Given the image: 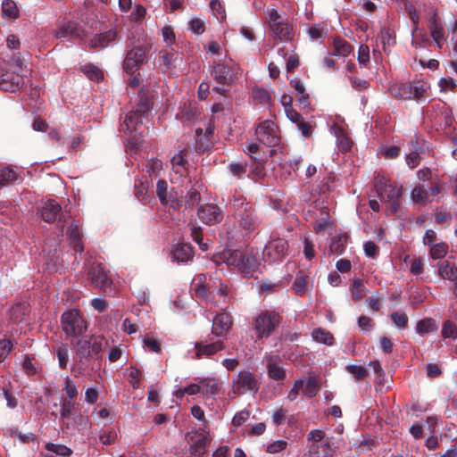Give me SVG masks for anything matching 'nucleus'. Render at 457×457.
Masks as SVG:
<instances>
[{"label": "nucleus", "mask_w": 457, "mask_h": 457, "mask_svg": "<svg viewBox=\"0 0 457 457\" xmlns=\"http://www.w3.org/2000/svg\"><path fill=\"white\" fill-rule=\"evenodd\" d=\"M152 108L151 96L141 92L136 108L127 113L123 123L120 125V130L128 131L131 139L137 143L147 132V128L143 124V118L147 115Z\"/></svg>", "instance_id": "1"}, {"label": "nucleus", "mask_w": 457, "mask_h": 457, "mask_svg": "<svg viewBox=\"0 0 457 457\" xmlns=\"http://www.w3.org/2000/svg\"><path fill=\"white\" fill-rule=\"evenodd\" d=\"M240 71L239 65L228 55L222 60L213 62L210 66V73L217 86L213 87L212 90L219 95L227 96Z\"/></svg>", "instance_id": "2"}, {"label": "nucleus", "mask_w": 457, "mask_h": 457, "mask_svg": "<svg viewBox=\"0 0 457 457\" xmlns=\"http://www.w3.org/2000/svg\"><path fill=\"white\" fill-rule=\"evenodd\" d=\"M429 86L422 80L396 83L390 87L391 94L401 100L421 101L428 97Z\"/></svg>", "instance_id": "3"}, {"label": "nucleus", "mask_w": 457, "mask_h": 457, "mask_svg": "<svg viewBox=\"0 0 457 457\" xmlns=\"http://www.w3.org/2000/svg\"><path fill=\"white\" fill-rule=\"evenodd\" d=\"M374 187L380 200L388 204V211L396 213L401 204L403 187H397L395 184L378 177L375 179Z\"/></svg>", "instance_id": "4"}, {"label": "nucleus", "mask_w": 457, "mask_h": 457, "mask_svg": "<svg viewBox=\"0 0 457 457\" xmlns=\"http://www.w3.org/2000/svg\"><path fill=\"white\" fill-rule=\"evenodd\" d=\"M62 329L69 337H81L87 329V323L79 310L66 311L61 317Z\"/></svg>", "instance_id": "5"}, {"label": "nucleus", "mask_w": 457, "mask_h": 457, "mask_svg": "<svg viewBox=\"0 0 457 457\" xmlns=\"http://www.w3.org/2000/svg\"><path fill=\"white\" fill-rule=\"evenodd\" d=\"M282 317L275 311H263L253 321V330L257 339L268 338L278 328Z\"/></svg>", "instance_id": "6"}, {"label": "nucleus", "mask_w": 457, "mask_h": 457, "mask_svg": "<svg viewBox=\"0 0 457 457\" xmlns=\"http://www.w3.org/2000/svg\"><path fill=\"white\" fill-rule=\"evenodd\" d=\"M260 377L248 370H240L232 381V391L236 395L255 394L260 388Z\"/></svg>", "instance_id": "7"}, {"label": "nucleus", "mask_w": 457, "mask_h": 457, "mask_svg": "<svg viewBox=\"0 0 457 457\" xmlns=\"http://www.w3.org/2000/svg\"><path fill=\"white\" fill-rule=\"evenodd\" d=\"M104 337L99 336L82 337L76 343V353L86 360L97 359L103 350Z\"/></svg>", "instance_id": "8"}, {"label": "nucleus", "mask_w": 457, "mask_h": 457, "mask_svg": "<svg viewBox=\"0 0 457 457\" xmlns=\"http://www.w3.org/2000/svg\"><path fill=\"white\" fill-rule=\"evenodd\" d=\"M309 457H327L331 452V441L326 437L324 431L313 429L307 435Z\"/></svg>", "instance_id": "9"}, {"label": "nucleus", "mask_w": 457, "mask_h": 457, "mask_svg": "<svg viewBox=\"0 0 457 457\" xmlns=\"http://www.w3.org/2000/svg\"><path fill=\"white\" fill-rule=\"evenodd\" d=\"M87 277L94 287L105 293L112 291V281L102 263L93 262L88 268Z\"/></svg>", "instance_id": "10"}, {"label": "nucleus", "mask_w": 457, "mask_h": 457, "mask_svg": "<svg viewBox=\"0 0 457 457\" xmlns=\"http://www.w3.org/2000/svg\"><path fill=\"white\" fill-rule=\"evenodd\" d=\"M23 77L18 71H10L7 64L0 62V89L15 92L23 85Z\"/></svg>", "instance_id": "11"}, {"label": "nucleus", "mask_w": 457, "mask_h": 457, "mask_svg": "<svg viewBox=\"0 0 457 457\" xmlns=\"http://www.w3.org/2000/svg\"><path fill=\"white\" fill-rule=\"evenodd\" d=\"M255 135L257 139L265 145L275 146L279 143V136L274 122L263 120L256 128Z\"/></svg>", "instance_id": "12"}, {"label": "nucleus", "mask_w": 457, "mask_h": 457, "mask_svg": "<svg viewBox=\"0 0 457 457\" xmlns=\"http://www.w3.org/2000/svg\"><path fill=\"white\" fill-rule=\"evenodd\" d=\"M196 214L199 220L208 226L220 223L224 218V212L221 208L214 204H201L197 209Z\"/></svg>", "instance_id": "13"}, {"label": "nucleus", "mask_w": 457, "mask_h": 457, "mask_svg": "<svg viewBox=\"0 0 457 457\" xmlns=\"http://www.w3.org/2000/svg\"><path fill=\"white\" fill-rule=\"evenodd\" d=\"M288 243L286 239L277 237L271 239L264 248V254L270 262H278L286 257Z\"/></svg>", "instance_id": "14"}, {"label": "nucleus", "mask_w": 457, "mask_h": 457, "mask_svg": "<svg viewBox=\"0 0 457 457\" xmlns=\"http://www.w3.org/2000/svg\"><path fill=\"white\" fill-rule=\"evenodd\" d=\"M37 213L47 223H54L62 216L61 205L54 200H48L38 210Z\"/></svg>", "instance_id": "15"}, {"label": "nucleus", "mask_w": 457, "mask_h": 457, "mask_svg": "<svg viewBox=\"0 0 457 457\" xmlns=\"http://www.w3.org/2000/svg\"><path fill=\"white\" fill-rule=\"evenodd\" d=\"M235 219L239 226L247 232H252L259 227V220L254 214L253 205L246 207L245 210H239Z\"/></svg>", "instance_id": "16"}, {"label": "nucleus", "mask_w": 457, "mask_h": 457, "mask_svg": "<svg viewBox=\"0 0 457 457\" xmlns=\"http://www.w3.org/2000/svg\"><path fill=\"white\" fill-rule=\"evenodd\" d=\"M232 324V316L223 311L213 318L212 333L216 337H223L230 330Z\"/></svg>", "instance_id": "17"}, {"label": "nucleus", "mask_w": 457, "mask_h": 457, "mask_svg": "<svg viewBox=\"0 0 457 457\" xmlns=\"http://www.w3.org/2000/svg\"><path fill=\"white\" fill-rule=\"evenodd\" d=\"M190 454L195 457H202L207 451L210 444L208 435L204 431L196 432L195 436H191Z\"/></svg>", "instance_id": "18"}, {"label": "nucleus", "mask_w": 457, "mask_h": 457, "mask_svg": "<svg viewBox=\"0 0 457 457\" xmlns=\"http://www.w3.org/2000/svg\"><path fill=\"white\" fill-rule=\"evenodd\" d=\"M67 37L82 39L85 37V30L79 23L68 21L62 25L55 32V37L58 39Z\"/></svg>", "instance_id": "19"}, {"label": "nucleus", "mask_w": 457, "mask_h": 457, "mask_svg": "<svg viewBox=\"0 0 457 457\" xmlns=\"http://www.w3.org/2000/svg\"><path fill=\"white\" fill-rule=\"evenodd\" d=\"M117 38V31L109 29L107 31L96 34L88 42L91 49H104L109 46Z\"/></svg>", "instance_id": "20"}, {"label": "nucleus", "mask_w": 457, "mask_h": 457, "mask_svg": "<svg viewBox=\"0 0 457 457\" xmlns=\"http://www.w3.org/2000/svg\"><path fill=\"white\" fill-rule=\"evenodd\" d=\"M196 350V357L202 358L203 356L210 357L219 351L224 349V343L221 340L210 343L208 340L196 342L195 345Z\"/></svg>", "instance_id": "21"}, {"label": "nucleus", "mask_w": 457, "mask_h": 457, "mask_svg": "<svg viewBox=\"0 0 457 457\" xmlns=\"http://www.w3.org/2000/svg\"><path fill=\"white\" fill-rule=\"evenodd\" d=\"M453 256H449L448 259L437 263L438 275L453 282L457 280V262L453 261Z\"/></svg>", "instance_id": "22"}, {"label": "nucleus", "mask_w": 457, "mask_h": 457, "mask_svg": "<svg viewBox=\"0 0 457 457\" xmlns=\"http://www.w3.org/2000/svg\"><path fill=\"white\" fill-rule=\"evenodd\" d=\"M273 37L282 42L290 41L294 36L293 26L285 21L270 27Z\"/></svg>", "instance_id": "23"}, {"label": "nucleus", "mask_w": 457, "mask_h": 457, "mask_svg": "<svg viewBox=\"0 0 457 457\" xmlns=\"http://www.w3.org/2000/svg\"><path fill=\"white\" fill-rule=\"evenodd\" d=\"M67 236L69 237L71 245L76 253H82L84 246L81 241V234L79 231V224L73 221L70 224L67 229Z\"/></svg>", "instance_id": "24"}, {"label": "nucleus", "mask_w": 457, "mask_h": 457, "mask_svg": "<svg viewBox=\"0 0 457 457\" xmlns=\"http://www.w3.org/2000/svg\"><path fill=\"white\" fill-rule=\"evenodd\" d=\"M291 87L295 90V99L303 108L310 106L309 95L305 92V87L298 78L290 81Z\"/></svg>", "instance_id": "25"}, {"label": "nucleus", "mask_w": 457, "mask_h": 457, "mask_svg": "<svg viewBox=\"0 0 457 457\" xmlns=\"http://www.w3.org/2000/svg\"><path fill=\"white\" fill-rule=\"evenodd\" d=\"M258 265L256 257L249 253L243 252V258L240 259L238 270L245 276H251Z\"/></svg>", "instance_id": "26"}, {"label": "nucleus", "mask_w": 457, "mask_h": 457, "mask_svg": "<svg viewBox=\"0 0 457 457\" xmlns=\"http://www.w3.org/2000/svg\"><path fill=\"white\" fill-rule=\"evenodd\" d=\"M172 253L174 260L181 262H186L191 260L194 256L193 247L187 243L179 244L173 250Z\"/></svg>", "instance_id": "27"}, {"label": "nucleus", "mask_w": 457, "mask_h": 457, "mask_svg": "<svg viewBox=\"0 0 457 457\" xmlns=\"http://www.w3.org/2000/svg\"><path fill=\"white\" fill-rule=\"evenodd\" d=\"M17 167H3L0 168V189L13 184L17 179Z\"/></svg>", "instance_id": "28"}, {"label": "nucleus", "mask_w": 457, "mask_h": 457, "mask_svg": "<svg viewBox=\"0 0 457 457\" xmlns=\"http://www.w3.org/2000/svg\"><path fill=\"white\" fill-rule=\"evenodd\" d=\"M334 54L339 56H348L353 47L340 37H336L333 40Z\"/></svg>", "instance_id": "29"}, {"label": "nucleus", "mask_w": 457, "mask_h": 457, "mask_svg": "<svg viewBox=\"0 0 457 457\" xmlns=\"http://www.w3.org/2000/svg\"><path fill=\"white\" fill-rule=\"evenodd\" d=\"M2 16L5 19L16 20L20 16L19 9L13 0H4L2 3Z\"/></svg>", "instance_id": "30"}, {"label": "nucleus", "mask_w": 457, "mask_h": 457, "mask_svg": "<svg viewBox=\"0 0 457 457\" xmlns=\"http://www.w3.org/2000/svg\"><path fill=\"white\" fill-rule=\"evenodd\" d=\"M320 389V380L313 376H310L305 385L303 384V394L308 398H312L319 393Z\"/></svg>", "instance_id": "31"}, {"label": "nucleus", "mask_w": 457, "mask_h": 457, "mask_svg": "<svg viewBox=\"0 0 457 457\" xmlns=\"http://www.w3.org/2000/svg\"><path fill=\"white\" fill-rule=\"evenodd\" d=\"M200 393L204 395H214L218 391V382L216 378H198Z\"/></svg>", "instance_id": "32"}, {"label": "nucleus", "mask_w": 457, "mask_h": 457, "mask_svg": "<svg viewBox=\"0 0 457 457\" xmlns=\"http://www.w3.org/2000/svg\"><path fill=\"white\" fill-rule=\"evenodd\" d=\"M196 139H195V151L197 153H204L212 146L211 137H206L203 133V129L198 128L195 129Z\"/></svg>", "instance_id": "33"}, {"label": "nucleus", "mask_w": 457, "mask_h": 457, "mask_svg": "<svg viewBox=\"0 0 457 457\" xmlns=\"http://www.w3.org/2000/svg\"><path fill=\"white\" fill-rule=\"evenodd\" d=\"M437 329L438 326L436 320L431 318L420 320L416 324V331L420 335L431 333L436 331Z\"/></svg>", "instance_id": "34"}, {"label": "nucleus", "mask_w": 457, "mask_h": 457, "mask_svg": "<svg viewBox=\"0 0 457 457\" xmlns=\"http://www.w3.org/2000/svg\"><path fill=\"white\" fill-rule=\"evenodd\" d=\"M428 29L434 40L444 38L443 26L437 20V13L435 12L428 21Z\"/></svg>", "instance_id": "35"}, {"label": "nucleus", "mask_w": 457, "mask_h": 457, "mask_svg": "<svg viewBox=\"0 0 457 457\" xmlns=\"http://www.w3.org/2000/svg\"><path fill=\"white\" fill-rule=\"evenodd\" d=\"M308 282L309 276L301 270L295 276L293 289L297 295H303L306 292Z\"/></svg>", "instance_id": "36"}, {"label": "nucleus", "mask_w": 457, "mask_h": 457, "mask_svg": "<svg viewBox=\"0 0 457 457\" xmlns=\"http://www.w3.org/2000/svg\"><path fill=\"white\" fill-rule=\"evenodd\" d=\"M205 275L200 274L195 278H194V291L195 295L197 298L207 300V287L204 285Z\"/></svg>", "instance_id": "37"}, {"label": "nucleus", "mask_w": 457, "mask_h": 457, "mask_svg": "<svg viewBox=\"0 0 457 457\" xmlns=\"http://www.w3.org/2000/svg\"><path fill=\"white\" fill-rule=\"evenodd\" d=\"M81 71L90 80L96 82H99L104 78L102 70L92 63L85 64L81 67Z\"/></svg>", "instance_id": "38"}, {"label": "nucleus", "mask_w": 457, "mask_h": 457, "mask_svg": "<svg viewBox=\"0 0 457 457\" xmlns=\"http://www.w3.org/2000/svg\"><path fill=\"white\" fill-rule=\"evenodd\" d=\"M312 336L316 342L327 345H332L335 341L334 336L329 331L322 328L314 329Z\"/></svg>", "instance_id": "39"}, {"label": "nucleus", "mask_w": 457, "mask_h": 457, "mask_svg": "<svg viewBox=\"0 0 457 457\" xmlns=\"http://www.w3.org/2000/svg\"><path fill=\"white\" fill-rule=\"evenodd\" d=\"M347 241L346 235H338L332 238L329 245V252L331 253L341 254L345 249Z\"/></svg>", "instance_id": "40"}, {"label": "nucleus", "mask_w": 457, "mask_h": 457, "mask_svg": "<svg viewBox=\"0 0 457 457\" xmlns=\"http://www.w3.org/2000/svg\"><path fill=\"white\" fill-rule=\"evenodd\" d=\"M45 448L57 457L58 456H62V457L68 456L69 457L73 453L70 447H68L64 445H58V444H54V443H50V442L46 444Z\"/></svg>", "instance_id": "41"}, {"label": "nucleus", "mask_w": 457, "mask_h": 457, "mask_svg": "<svg viewBox=\"0 0 457 457\" xmlns=\"http://www.w3.org/2000/svg\"><path fill=\"white\" fill-rule=\"evenodd\" d=\"M380 42L383 45V51H386L387 46H392L395 44V35L389 28L384 27L381 29L379 36Z\"/></svg>", "instance_id": "42"}, {"label": "nucleus", "mask_w": 457, "mask_h": 457, "mask_svg": "<svg viewBox=\"0 0 457 457\" xmlns=\"http://www.w3.org/2000/svg\"><path fill=\"white\" fill-rule=\"evenodd\" d=\"M58 359V364L61 369H66L69 361V350L66 344H61L54 349Z\"/></svg>", "instance_id": "43"}, {"label": "nucleus", "mask_w": 457, "mask_h": 457, "mask_svg": "<svg viewBox=\"0 0 457 457\" xmlns=\"http://www.w3.org/2000/svg\"><path fill=\"white\" fill-rule=\"evenodd\" d=\"M268 376L270 379L279 381L284 380L286 378V370L283 367L274 362L268 364Z\"/></svg>", "instance_id": "44"}, {"label": "nucleus", "mask_w": 457, "mask_h": 457, "mask_svg": "<svg viewBox=\"0 0 457 457\" xmlns=\"http://www.w3.org/2000/svg\"><path fill=\"white\" fill-rule=\"evenodd\" d=\"M191 237L199 245L203 251L209 249L208 244L203 241V230L202 228L193 224L190 226Z\"/></svg>", "instance_id": "45"}, {"label": "nucleus", "mask_w": 457, "mask_h": 457, "mask_svg": "<svg viewBox=\"0 0 457 457\" xmlns=\"http://www.w3.org/2000/svg\"><path fill=\"white\" fill-rule=\"evenodd\" d=\"M412 201L416 204H425L428 201V192L422 186H416L411 193Z\"/></svg>", "instance_id": "46"}, {"label": "nucleus", "mask_w": 457, "mask_h": 457, "mask_svg": "<svg viewBox=\"0 0 457 457\" xmlns=\"http://www.w3.org/2000/svg\"><path fill=\"white\" fill-rule=\"evenodd\" d=\"M345 370L354 377L356 381L361 380L369 375L368 370L361 365L349 364Z\"/></svg>", "instance_id": "47"}, {"label": "nucleus", "mask_w": 457, "mask_h": 457, "mask_svg": "<svg viewBox=\"0 0 457 457\" xmlns=\"http://www.w3.org/2000/svg\"><path fill=\"white\" fill-rule=\"evenodd\" d=\"M170 162L174 171L176 173H182L181 170H185L186 164L187 163V161L185 158V151H180L179 153L176 154L171 158Z\"/></svg>", "instance_id": "48"}, {"label": "nucleus", "mask_w": 457, "mask_h": 457, "mask_svg": "<svg viewBox=\"0 0 457 457\" xmlns=\"http://www.w3.org/2000/svg\"><path fill=\"white\" fill-rule=\"evenodd\" d=\"M223 258L225 259V262L228 263V265L238 268L240 259L243 258V251H227L223 253Z\"/></svg>", "instance_id": "49"}, {"label": "nucleus", "mask_w": 457, "mask_h": 457, "mask_svg": "<svg viewBox=\"0 0 457 457\" xmlns=\"http://www.w3.org/2000/svg\"><path fill=\"white\" fill-rule=\"evenodd\" d=\"M447 252L448 245L446 243L442 242L432 245L430 247L429 253L432 259L436 260L444 258L446 255Z\"/></svg>", "instance_id": "50"}, {"label": "nucleus", "mask_w": 457, "mask_h": 457, "mask_svg": "<svg viewBox=\"0 0 457 457\" xmlns=\"http://www.w3.org/2000/svg\"><path fill=\"white\" fill-rule=\"evenodd\" d=\"M147 48L144 46H135L127 54V57H131L132 60L137 61L140 65L144 62Z\"/></svg>", "instance_id": "51"}, {"label": "nucleus", "mask_w": 457, "mask_h": 457, "mask_svg": "<svg viewBox=\"0 0 457 457\" xmlns=\"http://www.w3.org/2000/svg\"><path fill=\"white\" fill-rule=\"evenodd\" d=\"M352 298L354 302L361 301L365 295V287L359 279L353 280L352 287Z\"/></svg>", "instance_id": "52"}, {"label": "nucleus", "mask_w": 457, "mask_h": 457, "mask_svg": "<svg viewBox=\"0 0 457 457\" xmlns=\"http://www.w3.org/2000/svg\"><path fill=\"white\" fill-rule=\"evenodd\" d=\"M210 7L212 9L214 16L220 21H223L226 20V12L223 4L219 0H212L210 3Z\"/></svg>", "instance_id": "53"}, {"label": "nucleus", "mask_w": 457, "mask_h": 457, "mask_svg": "<svg viewBox=\"0 0 457 457\" xmlns=\"http://www.w3.org/2000/svg\"><path fill=\"white\" fill-rule=\"evenodd\" d=\"M228 170L237 178L240 179L245 174L248 164L246 162H231L228 166Z\"/></svg>", "instance_id": "54"}, {"label": "nucleus", "mask_w": 457, "mask_h": 457, "mask_svg": "<svg viewBox=\"0 0 457 457\" xmlns=\"http://www.w3.org/2000/svg\"><path fill=\"white\" fill-rule=\"evenodd\" d=\"M442 337L444 338L453 339L457 337V327L451 320H446L444 322L442 328Z\"/></svg>", "instance_id": "55"}, {"label": "nucleus", "mask_w": 457, "mask_h": 457, "mask_svg": "<svg viewBox=\"0 0 457 457\" xmlns=\"http://www.w3.org/2000/svg\"><path fill=\"white\" fill-rule=\"evenodd\" d=\"M197 116V110L195 107H192L191 105L184 104L181 112H180V119L183 122L185 121H193Z\"/></svg>", "instance_id": "56"}, {"label": "nucleus", "mask_w": 457, "mask_h": 457, "mask_svg": "<svg viewBox=\"0 0 457 457\" xmlns=\"http://www.w3.org/2000/svg\"><path fill=\"white\" fill-rule=\"evenodd\" d=\"M391 320L395 325L399 328H404L408 324V316L403 312H395L391 314Z\"/></svg>", "instance_id": "57"}, {"label": "nucleus", "mask_w": 457, "mask_h": 457, "mask_svg": "<svg viewBox=\"0 0 457 457\" xmlns=\"http://www.w3.org/2000/svg\"><path fill=\"white\" fill-rule=\"evenodd\" d=\"M308 35L312 40H318L326 36L327 31L320 24H314L308 29Z\"/></svg>", "instance_id": "58"}, {"label": "nucleus", "mask_w": 457, "mask_h": 457, "mask_svg": "<svg viewBox=\"0 0 457 457\" xmlns=\"http://www.w3.org/2000/svg\"><path fill=\"white\" fill-rule=\"evenodd\" d=\"M253 98L258 104H265L269 103L270 96L268 91L263 88H254L253 90Z\"/></svg>", "instance_id": "59"}, {"label": "nucleus", "mask_w": 457, "mask_h": 457, "mask_svg": "<svg viewBox=\"0 0 457 457\" xmlns=\"http://www.w3.org/2000/svg\"><path fill=\"white\" fill-rule=\"evenodd\" d=\"M201 200V195L195 188H191L185 196V203L189 208L198 204Z\"/></svg>", "instance_id": "60"}, {"label": "nucleus", "mask_w": 457, "mask_h": 457, "mask_svg": "<svg viewBox=\"0 0 457 457\" xmlns=\"http://www.w3.org/2000/svg\"><path fill=\"white\" fill-rule=\"evenodd\" d=\"M358 62L364 66L370 62V47L365 44H361L359 46Z\"/></svg>", "instance_id": "61"}, {"label": "nucleus", "mask_w": 457, "mask_h": 457, "mask_svg": "<svg viewBox=\"0 0 457 457\" xmlns=\"http://www.w3.org/2000/svg\"><path fill=\"white\" fill-rule=\"evenodd\" d=\"M63 390L67 395V400H73L78 395L77 387L70 378L65 379Z\"/></svg>", "instance_id": "62"}, {"label": "nucleus", "mask_w": 457, "mask_h": 457, "mask_svg": "<svg viewBox=\"0 0 457 457\" xmlns=\"http://www.w3.org/2000/svg\"><path fill=\"white\" fill-rule=\"evenodd\" d=\"M231 205L234 210V215H237L239 210H245L246 207L252 206L250 203L246 202L245 198L240 196H234L231 201Z\"/></svg>", "instance_id": "63"}, {"label": "nucleus", "mask_w": 457, "mask_h": 457, "mask_svg": "<svg viewBox=\"0 0 457 457\" xmlns=\"http://www.w3.org/2000/svg\"><path fill=\"white\" fill-rule=\"evenodd\" d=\"M74 406L75 405L72 400L63 399L61 404V417L63 419H69L74 409Z\"/></svg>", "instance_id": "64"}]
</instances>
